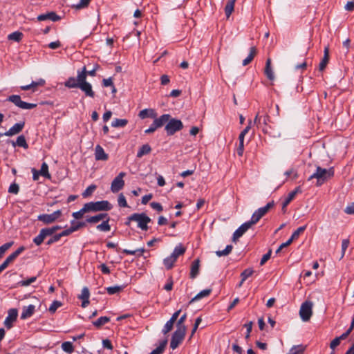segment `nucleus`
Wrapping results in <instances>:
<instances>
[{
  "label": "nucleus",
  "instance_id": "9d476101",
  "mask_svg": "<svg viewBox=\"0 0 354 354\" xmlns=\"http://www.w3.org/2000/svg\"><path fill=\"white\" fill-rule=\"evenodd\" d=\"M126 176L125 172H120L112 181L110 189L113 193H118L123 189L124 186V180L123 178Z\"/></svg>",
  "mask_w": 354,
  "mask_h": 354
},
{
  "label": "nucleus",
  "instance_id": "1a4fd4ad",
  "mask_svg": "<svg viewBox=\"0 0 354 354\" xmlns=\"http://www.w3.org/2000/svg\"><path fill=\"white\" fill-rule=\"evenodd\" d=\"M8 100L14 103L17 106L22 109H32L37 106L36 104L28 103L22 101L21 97L18 95H12L9 96Z\"/></svg>",
  "mask_w": 354,
  "mask_h": 354
},
{
  "label": "nucleus",
  "instance_id": "37998d69",
  "mask_svg": "<svg viewBox=\"0 0 354 354\" xmlns=\"http://www.w3.org/2000/svg\"><path fill=\"white\" fill-rule=\"evenodd\" d=\"M167 344V339L162 340L160 343V345L156 348L153 350L149 354H162L164 352Z\"/></svg>",
  "mask_w": 354,
  "mask_h": 354
},
{
  "label": "nucleus",
  "instance_id": "473e14b6",
  "mask_svg": "<svg viewBox=\"0 0 354 354\" xmlns=\"http://www.w3.org/2000/svg\"><path fill=\"white\" fill-rule=\"evenodd\" d=\"M80 84L77 78L73 77H69L64 83V86L68 88H79Z\"/></svg>",
  "mask_w": 354,
  "mask_h": 354
},
{
  "label": "nucleus",
  "instance_id": "69168bd1",
  "mask_svg": "<svg viewBox=\"0 0 354 354\" xmlns=\"http://www.w3.org/2000/svg\"><path fill=\"white\" fill-rule=\"evenodd\" d=\"M91 1V0H80V2L75 5L73 7H75L76 9H82L86 8L88 6Z\"/></svg>",
  "mask_w": 354,
  "mask_h": 354
},
{
  "label": "nucleus",
  "instance_id": "5fc2aeb1",
  "mask_svg": "<svg viewBox=\"0 0 354 354\" xmlns=\"http://www.w3.org/2000/svg\"><path fill=\"white\" fill-rule=\"evenodd\" d=\"M118 203L120 207H128V204H127L126 198L122 193H120L118 196Z\"/></svg>",
  "mask_w": 354,
  "mask_h": 354
},
{
  "label": "nucleus",
  "instance_id": "f03ea898",
  "mask_svg": "<svg viewBox=\"0 0 354 354\" xmlns=\"http://www.w3.org/2000/svg\"><path fill=\"white\" fill-rule=\"evenodd\" d=\"M89 212L110 211L113 205L108 201L88 202L86 203Z\"/></svg>",
  "mask_w": 354,
  "mask_h": 354
},
{
  "label": "nucleus",
  "instance_id": "ddd939ff",
  "mask_svg": "<svg viewBox=\"0 0 354 354\" xmlns=\"http://www.w3.org/2000/svg\"><path fill=\"white\" fill-rule=\"evenodd\" d=\"M18 311L15 308H11L8 310V315L4 321V326L10 329L13 326V323L17 320Z\"/></svg>",
  "mask_w": 354,
  "mask_h": 354
},
{
  "label": "nucleus",
  "instance_id": "c756f323",
  "mask_svg": "<svg viewBox=\"0 0 354 354\" xmlns=\"http://www.w3.org/2000/svg\"><path fill=\"white\" fill-rule=\"evenodd\" d=\"M87 71L86 66H84L81 71H77V80L79 84H83V82H87L86 81Z\"/></svg>",
  "mask_w": 354,
  "mask_h": 354
},
{
  "label": "nucleus",
  "instance_id": "f257e3e1",
  "mask_svg": "<svg viewBox=\"0 0 354 354\" xmlns=\"http://www.w3.org/2000/svg\"><path fill=\"white\" fill-rule=\"evenodd\" d=\"M334 176V169L330 167L329 169H324L319 166L316 167V171L309 176L308 180H311L313 178L317 179V185L320 186L326 180Z\"/></svg>",
  "mask_w": 354,
  "mask_h": 354
},
{
  "label": "nucleus",
  "instance_id": "c85d7f7f",
  "mask_svg": "<svg viewBox=\"0 0 354 354\" xmlns=\"http://www.w3.org/2000/svg\"><path fill=\"white\" fill-rule=\"evenodd\" d=\"M151 151V147L149 144L143 145L138 151L136 156L142 158L143 156L149 154Z\"/></svg>",
  "mask_w": 354,
  "mask_h": 354
},
{
  "label": "nucleus",
  "instance_id": "dca6fc26",
  "mask_svg": "<svg viewBox=\"0 0 354 354\" xmlns=\"http://www.w3.org/2000/svg\"><path fill=\"white\" fill-rule=\"evenodd\" d=\"M270 118L267 113L261 115L259 127L258 128L261 129L264 133H269V129H270V127L268 126V122H270Z\"/></svg>",
  "mask_w": 354,
  "mask_h": 354
},
{
  "label": "nucleus",
  "instance_id": "79ce46f5",
  "mask_svg": "<svg viewBox=\"0 0 354 354\" xmlns=\"http://www.w3.org/2000/svg\"><path fill=\"white\" fill-rule=\"evenodd\" d=\"M97 230L100 232H109L111 230V226L109 225V218H107L106 220H104L101 224H99L96 227Z\"/></svg>",
  "mask_w": 354,
  "mask_h": 354
},
{
  "label": "nucleus",
  "instance_id": "f8f14e48",
  "mask_svg": "<svg viewBox=\"0 0 354 354\" xmlns=\"http://www.w3.org/2000/svg\"><path fill=\"white\" fill-rule=\"evenodd\" d=\"M54 234L49 227L42 228L39 234L33 239V243L39 246L47 236H52Z\"/></svg>",
  "mask_w": 354,
  "mask_h": 354
},
{
  "label": "nucleus",
  "instance_id": "39448f33",
  "mask_svg": "<svg viewBox=\"0 0 354 354\" xmlns=\"http://www.w3.org/2000/svg\"><path fill=\"white\" fill-rule=\"evenodd\" d=\"M274 201L269 202L266 206L257 209L252 215L249 221L252 225L256 224L274 206Z\"/></svg>",
  "mask_w": 354,
  "mask_h": 354
},
{
  "label": "nucleus",
  "instance_id": "0e129e2a",
  "mask_svg": "<svg viewBox=\"0 0 354 354\" xmlns=\"http://www.w3.org/2000/svg\"><path fill=\"white\" fill-rule=\"evenodd\" d=\"M19 191V187L15 183H12L10 185L9 189H8V192L10 194H17Z\"/></svg>",
  "mask_w": 354,
  "mask_h": 354
},
{
  "label": "nucleus",
  "instance_id": "423d86ee",
  "mask_svg": "<svg viewBox=\"0 0 354 354\" xmlns=\"http://www.w3.org/2000/svg\"><path fill=\"white\" fill-rule=\"evenodd\" d=\"M313 302L308 300L302 303L299 310V315L303 322L310 320L313 315Z\"/></svg>",
  "mask_w": 354,
  "mask_h": 354
},
{
  "label": "nucleus",
  "instance_id": "412c9836",
  "mask_svg": "<svg viewBox=\"0 0 354 354\" xmlns=\"http://www.w3.org/2000/svg\"><path fill=\"white\" fill-rule=\"evenodd\" d=\"M35 310V306L34 305L30 304L28 306H24L21 314V319H26L30 317L33 315Z\"/></svg>",
  "mask_w": 354,
  "mask_h": 354
},
{
  "label": "nucleus",
  "instance_id": "c9c22d12",
  "mask_svg": "<svg viewBox=\"0 0 354 354\" xmlns=\"http://www.w3.org/2000/svg\"><path fill=\"white\" fill-rule=\"evenodd\" d=\"M89 212L88 209L87 208V206L86 203L83 205V207L80 209L79 211L73 212L72 214V216L74 218L75 220H78L82 218L84 216V214Z\"/></svg>",
  "mask_w": 354,
  "mask_h": 354
},
{
  "label": "nucleus",
  "instance_id": "aec40b11",
  "mask_svg": "<svg viewBox=\"0 0 354 354\" xmlns=\"http://www.w3.org/2000/svg\"><path fill=\"white\" fill-rule=\"evenodd\" d=\"M329 58H330V57H329V46H325V48H324V57L319 65V71H322L325 69V68L326 67V66L329 62Z\"/></svg>",
  "mask_w": 354,
  "mask_h": 354
},
{
  "label": "nucleus",
  "instance_id": "7c9ffc66",
  "mask_svg": "<svg viewBox=\"0 0 354 354\" xmlns=\"http://www.w3.org/2000/svg\"><path fill=\"white\" fill-rule=\"evenodd\" d=\"M306 346L303 344L293 346L287 354H303L306 350Z\"/></svg>",
  "mask_w": 354,
  "mask_h": 354
},
{
  "label": "nucleus",
  "instance_id": "a211bd4d",
  "mask_svg": "<svg viewBox=\"0 0 354 354\" xmlns=\"http://www.w3.org/2000/svg\"><path fill=\"white\" fill-rule=\"evenodd\" d=\"M60 19V17L55 12H50L46 14L38 15L37 20L39 21L50 20L52 21H57Z\"/></svg>",
  "mask_w": 354,
  "mask_h": 354
},
{
  "label": "nucleus",
  "instance_id": "9b49d317",
  "mask_svg": "<svg viewBox=\"0 0 354 354\" xmlns=\"http://www.w3.org/2000/svg\"><path fill=\"white\" fill-rule=\"evenodd\" d=\"M25 250L24 246L19 247L17 250L10 254L5 261L1 263V271L5 270L7 267H8L10 264L13 263V262L16 260V259L19 257L20 254H21Z\"/></svg>",
  "mask_w": 354,
  "mask_h": 354
},
{
  "label": "nucleus",
  "instance_id": "a18cd8bd",
  "mask_svg": "<svg viewBox=\"0 0 354 354\" xmlns=\"http://www.w3.org/2000/svg\"><path fill=\"white\" fill-rule=\"evenodd\" d=\"M128 123V120L126 119H118L115 118L114 120L111 122V126L113 127H125Z\"/></svg>",
  "mask_w": 354,
  "mask_h": 354
},
{
  "label": "nucleus",
  "instance_id": "4be33fe9",
  "mask_svg": "<svg viewBox=\"0 0 354 354\" xmlns=\"http://www.w3.org/2000/svg\"><path fill=\"white\" fill-rule=\"evenodd\" d=\"M95 158L97 160H106L109 157L104 149L98 145L95 147Z\"/></svg>",
  "mask_w": 354,
  "mask_h": 354
},
{
  "label": "nucleus",
  "instance_id": "20e7f679",
  "mask_svg": "<svg viewBox=\"0 0 354 354\" xmlns=\"http://www.w3.org/2000/svg\"><path fill=\"white\" fill-rule=\"evenodd\" d=\"M183 128V124L181 120L170 118L168 122L166 124L165 129L167 136H173L177 131H180Z\"/></svg>",
  "mask_w": 354,
  "mask_h": 354
},
{
  "label": "nucleus",
  "instance_id": "4d7b16f0",
  "mask_svg": "<svg viewBox=\"0 0 354 354\" xmlns=\"http://www.w3.org/2000/svg\"><path fill=\"white\" fill-rule=\"evenodd\" d=\"M174 324V322H173L170 319L168 320L166 322V324H165V326L162 330V333L165 335V334L168 333L170 330H171L173 328Z\"/></svg>",
  "mask_w": 354,
  "mask_h": 354
},
{
  "label": "nucleus",
  "instance_id": "cd10ccee",
  "mask_svg": "<svg viewBox=\"0 0 354 354\" xmlns=\"http://www.w3.org/2000/svg\"><path fill=\"white\" fill-rule=\"evenodd\" d=\"M257 54V48L256 47L254 46H252L250 48V53L249 55H248V57L243 59V66H247L248 64H249L252 61V59H254V56L256 55Z\"/></svg>",
  "mask_w": 354,
  "mask_h": 354
},
{
  "label": "nucleus",
  "instance_id": "4468645a",
  "mask_svg": "<svg viewBox=\"0 0 354 354\" xmlns=\"http://www.w3.org/2000/svg\"><path fill=\"white\" fill-rule=\"evenodd\" d=\"M253 225L248 221L243 223L233 234L232 241H236L242 236Z\"/></svg>",
  "mask_w": 354,
  "mask_h": 354
},
{
  "label": "nucleus",
  "instance_id": "58836bf2",
  "mask_svg": "<svg viewBox=\"0 0 354 354\" xmlns=\"http://www.w3.org/2000/svg\"><path fill=\"white\" fill-rule=\"evenodd\" d=\"M86 223H88L86 220L85 221H77L76 222L75 220L71 221V227L74 232L79 230L80 228H82L86 225Z\"/></svg>",
  "mask_w": 354,
  "mask_h": 354
},
{
  "label": "nucleus",
  "instance_id": "3c124183",
  "mask_svg": "<svg viewBox=\"0 0 354 354\" xmlns=\"http://www.w3.org/2000/svg\"><path fill=\"white\" fill-rule=\"evenodd\" d=\"M62 348L66 353H71L74 351L73 346L71 342H64L62 344Z\"/></svg>",
  "mask_w": 354,
  "mask_h": 354
},
{
  "label": "nucleus",
  "instance_id": "b1692460",
  "mask_svg": "<svg viewBox=\"0 0 354 354\" xmlns=\"http://www.w3.org/2000/svg\"><path fill=\"white\" fill-rule=\"evenodd\" d=\"M46 82L44 79H39L37 81H32L30 84L26 86H21V89L23 91H27L29 89H32L35 91V88L38 86H44Z\"/></svg>",
  "mask_w": 354,
  "mask_h": 354
},
{
  "label": "nucleus",
  "instance_id": "393cba45",
  "mask_svg": "<svg viewBox=\"0 0 354 354\" xmlns=\"http://www.w3.org/2000/svg\"><path fill=\"white\" fill-rule=\"evenodd\" d=\"M200 260L198 259H195L191 266L190 270V278L195 279L199 272Z\"/></svg>",
  "mask_w": 354,
  "mask_h": 354
},
{
  "label": "nucleus",
  "instance_id": "a878e982",
  "mask_svg": "<svg viewBox=\"0 0 354 354\" xmlns=\"http://www.w3.org/2000/svg\"><path fill=\"white\" fill-rule=\"evenodd\" d=\"M265 75L270 80H273L274 79V72L272 71L271 66V59H268L266 63V67L264 70Z\"/></svg>",
  "mask_w": 354,
  "mask_h": 354
},
{
  "label": "nucleus",
  "instance_id": "0eeeda50",
  "mask_svg": "<svg viewBox=\"0 0 354 354\" xmlns=\"http://www.w3.org/2000/svg\"><path fill=\"white\" fill-rule=\"evenodd\" d=\"M186 335V331L184 329L176 328L172 334L170 347L174 350L176 349L183 341Z\"/></svg>",
  "mask_w": 354,
  "mask_h": 354
},
{
  "label": "nucleus",
  "instance_id": "864d4df0",
  "mask_svg": "<svg viewBox=\"0 0 354 354\" xmlns=\"http://www.w3.org/2000/svg\"><path fill=\"white\" fill-rule=\"evenodd\" d=\"M306 228V225L301 226L297 228L291 235L290 238L294 241L299 236V235L304 232Z\"/></svg>",
  "mask_w": 354,
  "mask_h": 354
},
{
  "label": "nucleus",
  "instance_id": "2f4dec72",
  "mask_svg": "<svg viewBox=\"0 0 354 354\" xmlns=\"http://www.w3.org/2000/svg\"><path fill=\"white\" fill-rule=\"evenodd\" d=\"M176 260L177 259L171 254L170 256L164 259L163 264L167 270H170L173 268Z\"/></svg>",
  "mask_w": 354,
  "mask_h": 354
},
{
  "label": "nucleus",
  "instance_id": "052dcab7",
  "mask_svg": "<svg viewBox=\"0 0 354 354\" xmlns=\"http://www.w3.org/2000/svg\"><path fill=\"white\" fill-rule=\"evenodd\" d=\"M295 198L288 194L287 198L285 199V201L283 202L282 204V208L281 210L283 213L286 212V207L288 205V204L294 199Z\"/></svg>",
  "mask_w": 354,
  "mask_h": 354
},
{
  "label": "nucleus",
  "instance_id": "09e8293b",
  "mask_svg": "<svg viewBox=\"0 0 354 354\" xmlns=\"http://www.w3.org/2000/svg\"><path fill=\"white\" fill-rule=\"evenodd\" d=\"M233 246L232 245H227L223 250H217L216 254L221 257L223 256H227L232 250Z\"/></svg>",
  "mask_w": 354,
  "mask_h": 354
},
{
  "label": "nucleus",
  "instance_id": "de8ad7c7",
  "mask_svg": "<svg viewBox=\"0 0 354 354\" xmlns=\"http://www.w3.org/2000/svg\"><path fill=\"white\" fill-rule=\"evenodd\" d=\"M124 288L123 286H109L106 288L109 295H112L121 292Z\"/></svg>",
  "mask_w": 354,
  "mask_h": 354
},
{
  "label": "nucleus",
  "instance_id": "7ed1b4c3",
  "mask_svg": "<svg viewBox=\"0 0 354 354\" xmlns=\"http://www.w3.org/2000/svg\"><path fill=\"white\" fill-rule=\"evenodd\" d=\"M129 220L137 222L138 227L144 231L148 230L147 224L151 221V218L145 213H134L129 216Z\"/></svg>",
  "mask_w": 354,
  "mask_h": 354
},
{
  "label": "nucleus",
  "instance_id": "2eb2a0df",
  "mask_svg": "<svg viewBox=\"0 0 354 354\" xmlns=\"http://www.w3.org/2000/svg\"><path fill=\"white\" fill-rule=\"evenodd\" d=\"M24 124V122L16 123L8 131L3 133H1V136L5 135L6 136H12L15 134H17L22 131Z\"/></svg>",
  "mask_w": 354,
  "mask_h": 354
},
{
  "label": "nucleus",
  "instance_id": "6ab92c4d",
  "mask_svg": "<svg viewBox=\"0 0 354 354\" xmlns=\"http://www.w3.org/2000/svg\"><path fill=\"white\" fill-rule=\"evenodd\" d=\"M107 218L110 219V217L107 213H100L95 216H86V221L88 223H97L101 220H106Z\"/></svg>",
  "mask_w": 354,
  "mask_h": 354
},
{
  "label": "nucleus",
  "instance_id": "6e6552de",
  "mask_svg": "<svg viewBox=\"0 0 354 354\" xmlns=\"http://www.w3.org/2000/svg\"><path fill=\"white\" fill-rule=\"evenodd\" d=\"M62 216V211L58 209L52 214H43L37 216V220L48 225L56 221Z\"/></svg>",
  "mask_w": 354,
  "mask_h": 354
},
{
  "label": "nucleus",
  "instance_id": "a19ab883",
  "mask_svg": "<svg viewBox=\"0 0 354 354\" xmlns=\"http://www.w3.org/2000/svg\"><path fill=\"white\" fill-rule=\"evenodd\" d=\"M234 0H229L226 6L225 7V13L227 18H229L232 12L234 11Z\"/></svg>",
  "mask_w": 354,
  "mask_h": 354
},
{
  "label": "nucleus",
  "instance_id": "603ef678",
  "mask_svg": "<svg viewBox=\"0 0 354 354\" xmlns=\"http://www.w3.org/2000/svg\"><path fill=\"white\" fill-rule=\"evenodd\" d=\"M97 187L95 185H91L88 186L82 193V196L84 198H87L91 196L93 192L96 189Z\"/></svg>",
  "mask_w": 354,
  "mask_h": 354
},
{
  "label": "nucleus",
  "instance_id": "4c0bfd02",
  "mask_svg": "<svg viewBox=\"0 0 354 354\" xmlns=\"http://www.w3.org/2000/svg\"><path fill=\"white\" fill-rule=\"evenodd\" d=\"M212 292V289H205L198 292L194 298H192L189 303H192L194 301L199 300L203 297H207Z\"/></svg>",
  "mask_w": 354,
  "mask_h": 354
},
{
  "label": "nucleus",
  "instance_id": "680f3d73",
  "mask_svg": "<svg viewBox=\"0 0 354 354\" xmlns=\"http://www.w3.org/2000/svg\"><path fill=\"white\" fill-rule=\"evenodd\" d=\"M349 243H350L349 239H343L342 240V255H341V259H342L344 257L346 250L348 248V247L349 245Z\"/></svg>",
  "mask_w": 354,
  "mask_h": 354
},
{
  "label": "nucleus",
  "instance_id": "e2e57ef3",
  "mask_svg": "<svg viewBox=\"0 0 354 354\" xmlns=\"http://www.w3.org/2000/svg\"><path fill=\"white\" fill-rule=\"evenodd\" d=\"M90 292L89 290L87 287H84L82 290L81 295L79 296V298L82 299H89Z\"/></svg>",
  "mask_w": 354,
  "mask_h": 354
},
{
  "label": "nucleus",
  "instance_id": "13d9d810",
  "mask_svg": "<svg viewBox=\"0 0 354 354\" xmlns=\"http://www.w3.org/2000/svg\"><path fill=\"white\" fill-rule=\"evenodd\" d=\"M62 302L59 301H54L51 305L50 306L49 308H48V310L50 313H55V311L57 310V309L58 308H59L60 306H62Z\"/></svg>",
  "mask_w": 354,
  "mask_h": 354
},
{
  "label": "nucleus",
  "instance_id": "f704fd0d",
  "mask_svg": "<svg viewBox=\"0 0 354 354\" xmlns=\"http://www.w3.org/2000/svg\"><path fill=\"white\" fill-rule=\"evenodd\" d=\"M110 322V317L106 316L100 317L97 320L93 322V326L96 328H100L103 325Z\"/></svg>",
  "mask_w": 354,
  "mask_h": 354
},
{
  "label": "nucleus",
  "instance_id": "72a5a7b5",
  "mask_svg": "<svg viewBox=\"0 0 354 354\" xmlns=\"http://www.w3.org/2000/svg\"><path fill=\"white\" fill-rule=\"evenodd\" d=\"M14 146H18L20 147H23L24 149H28V145L26 140V138L24 135H21L17 137L15 142H13Z\"/></svg>",
  "mask_w": 354,
  "mask_h": 354
},
{
  "label": "nucleus",
  "instance_id": "6e6d98bb",
  "mask_svg": "<svg viewBox=\"0 0 354 354\" xmlns=\"http://www.w3.org/2000/svg\"><path fill=\"white\" fill-rule=\"evenodd\" d=\"M37 280V277H32L26 280H21L18 282V285L20 286H28L32 283L35 282Z\"/></svg>",
  "mask_w": 354,
  "mask_h": 354
},
{
  "label": "nucleus",
  "instance_id": "e433bc0d",
  "mask_svg": "<svg viewBox=\"0 0 354 354\" xmlns=\"http://www.w3.org/2000/svg\"><path fill=\"white\" fill-rule=\"evenodd\" d=\"M186 248L181 244L176 245L171 254L177 259L179 256L184 254Z\"/></svg>",
  "mask_w": 354,
  "mask_h": 354
},
{
  "label": "nucleus",
  "instance_id": "bb28decb",
  "mask_svg": "<svg viewBox=\"0 0 354 354\" xmlns=\"http://www.w3.org/2000/svg\"><path fill=\"white\" fill-rule=\"evenodd\" d=\"M171 118L170 114H163L160 118H156V117L154 118V122L156 124V127L158 128H160L162 127L165 123L168 122V120H169Z\"/></svg>",
  "mask_w": 354,
  "mask_h": 354
},
{
  "label": "nucleus",
  "instance_id": "774afa93",
  "mask_svg": "<svg viewBox=\"0 0 354 354\" xmlns=\"http://www.w3.org/2000/svg\"><path fill=\"white\" fill-rule=\"evenodd\" d=\"M150 206L152 209L156 210L158 212H160L163 210L162 205L158 202H151L150 203Z\"/></svg>",
  "mask_w": 354,
  "mask_h": 354
},
{
  "label": "nucleus",
  "instance_id": "ea45409f",
  "mask_svg": "<svg viewBox=\"0 0 354 354\" xmlns=\"http://www.w3.org/2000/svg\"><path fill=\"white\" fill-rule=\"evenodd\" d=\"M145 252V249L144 248H138L134 250H131L128 249L122 250V253L125 254H131V255H137L138 257H140Z\"/></svg>",
  "mask_w": 354,
  "mask_h": 354
},
{
  "label": "nucleus",
  "instance_id": "5701e85b",
  "mask_svg": "<svg viewBox=\"0 0 354 354\" xmlns=\"http://www.w3.org/2000/svg\"><path fill=\"white\" fill-rule=\"evenodd\" d=\"M138 116L141 119L147 118H155L157 116V113L153 109H145L140 111Z\"/></svg>",
  "mask_w": 354,
  "mask_h": 354
},
{
  "label": "nucleus",
  "instance_id": "338daca9",
  "mask_svg": "<svg viewBox=\"0 0 354 354\" xmlns=\"http://www.w3.org/2000/svg\"><path fill=\"white\" fill-rule=\"evenodd\" d=\"M60 239L59 234H54L47 241L46 244L48 245H52L53 243L59 241Z\"/></svg>",
  "mask_w": 354,
  "mask_h": 354
},
{
  "label": "nucleus",
  "instance_id": "8fccbe9b",
  "mask_svg": "<svg viewBox=\"0 0 354 354\" xmlns=\"http://www.w3.org/2000/svg\"><path fill=\"white\" fill-rule=\"evenodd\" d=\"M186 318H187V314L186 313L183 315L179 318V319L177 321L176 328L184 329V330H185V331L187 330V328H186V326L184 324V322H185Z\"/></svg>",
  "mask_w": 354,
  "mask_h": 354
},
{
  "label": "nucleus",
  "instance_id": "c03bdc74",
  "mask_svg": "<svg viewBox=\"0 0 354 354\" xmlns=\"http://www.w3.org/2000/svg\"><path fill=\"white\" fill-rule=\"evenodd\" d=\"M23 37V33L19 31H15L8 35V39L17 42H19Z\"/></svg>",
  "mask_w": 354,
  "mask_h": 354
},
{
  "label": "nucleus",
  "instance_id": "f3484780",
  "mask_svg": "<svg viewBox=\"0 0 354 354\" xmlns=\"http://www.w3.org/2000/svg\"><path fill=\"white\" fill-rule=\"evenodd\" d=\"M79 88L83 91L86 97L93 98L95 97V92L93 91L92 85L89 82H83L80 84Z\"/></svg>",
  "mask_w": 354,
  "mask_h": 354
},
{
  "label": "nucleus",
  "instance_id": "49530a36",
  "mask_svg": "<svg viewBox=\"0 0 354 354\" xmlns=\"http://www.w3.org/2000/svg\"><path fill=\"white\" fill-rule=\"evenodd\" d=\"M38 171L40 173L41 176L45 177L46 178H50V174L48 172V165H47L46 162H44L41 164L40 170H38Z\"/></svg>",
  "mask_w": 354,
  "mask_h": 354
},
{
  "label": "nucleus",
  "instance_id": "bf43d9fd",
  "mask_svg": "<svg viewBox=\"0 0 354 354\" xmlns=\"http://www.w3.org/2000/svg\"><path fill=\"white\" fill-rule=\"evenodd\" d=\"M253 273L254 270L252 268H247L241 273V277L243 279V281H245Z\"/></svg>",
  "mask_w": 354,
  "mask_h": 354
}]
</instances>
